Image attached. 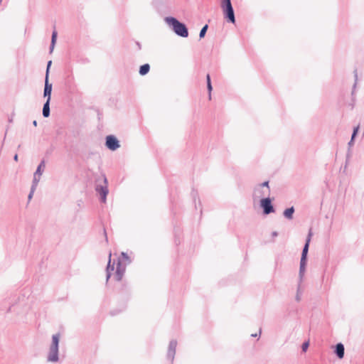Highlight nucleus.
<instances>
[{
    "mask_svg": "<svg viewBox=\"0 0 364 364\" xmlns=\"http://www.w3.org/2000/svg\"><path fill=\"white\" fill-rule=\"evenodd\" d=\"M166 24L172 28L173 32L183 38H186L188 36V28L186 25L174 17H166L164 19Z\"/></svg>",
    "mask_w": 364,
    "mask_h": 364,
    "instance_id": "f257e3e1",
    "label": "nucleus"
},
{
    "mask_svg": "<svg viewBox=\"0 0 364 364\" xmlns=\"http://www.w3.org/2000/svg\"><path fill=\"white\" fill-rule=\"evenodd\" d=\"M95 191L100 196V200L102 203H105L107 200V196L109 193L108 182L105 175L96 181Z\"/></svg>",
    "mask_w": 364,
    "mask_h": 364,
    "instance_id": "f03ea898",
    "label": "nucleus"
},
{
    "mask_svg": "<svg viewBox=\"0 0 364 364\" xmlns=\"http://www.w3.org/2000/svg\"><path fill=\"white\" fill-rule=\"evenodd\" d=\"M60 334L56 333L52 336V343L49 348L47 361L50 363H57L59 360L58 347H59Z\"/></svg>",
    "mask_w": 364,
    "mask_h": 364,
    "instance_id": "7ed1b4c3",
    "label": "nucleus"
},
{
    "mask_svg": "<svg viewBox=\"0 0 364 364\" xmlns=\"http://www.w3.org/2000/svg\"><path fill=\"white\" fill-rule=\"evenodd\" d=\"M25 300L24 295H13L5 299L2 302V306L6 307V313H10L12 311V308L18 304L23 303Z\"/></svg>",
    "mask_w": 364,
    "mask_h": 364,
    "instance_id": "20e7f679",
    "label": "nucleus"
},
{
    "mask_svg": "<svg viewBox=\"0 0 364 364\" xmlns=\"http://www.w3.org/2000/svg\"><path fill=\"white\" fill-rule=\"evenodd\" d=\"M220 6L225 17L231 23L235 22L234 10L230 0H220Z\"/></svg>",
    "mask_w": 364,
    "mask_h": 364,
    "instance_id": "39448f33",
    "label": "nucleus"
},
{
    "mask_svg": "<svg viewBox=\"0 0 364 364\" xmlns=\"http://www.w3.org/2000/svg\"><path fill=\"white\" fill-rule=\"evenodd\" d=\"M130 263L131 259L129 257L125 252H122L120 257L117 259L115 273H124L126 267Z\"/></svg>",
    "mask_w": 364,
    "mask_h": 364,
    "instance_id": "423d86ee",
    "label": "nucleus"
},
{
    "mask_svg": "<svg viewBox=\"0 0 364 364\" xmlns=\"http://www.w3.org/2000/svg\"><path fill=\"white\" fill-rule=\"evenodd\" d=\"M260 206L262 208L263 212L265 215H268L274 211L272 205L271 199L269 197H266L260 200Z\"/></svg>",
    "mask_w": 364,
    "mask_h": 364,
    "instance_id": "0eeeda50",
    "label": "nucleus"
},
{
    "mask_svg": "<svg viewBox=\"0 0 364 364\" xmlns=\"http://www.w3.org/2000/svg\"><path fill=\"white\" fill-rule=\"evenodd\" d=\"M105 145L109 150L112 151H115L120 146L119 141L113 135H109L106 137Z\"/></svg>",
    "mask_w": 364,
    "mask_h": 364,
    "instance_id": "6e6552de",
    "label": "nucleus"
},
{
    "mask_svg": "<svg viewBox=\"0 0 364 364\" xmlns=\"http://www.w3.org/2000/svg\"><path fill=\"white\" fill-rule=\"evenodd\" d=\"M176 346H177V341L176 340H171L168 344V350H167V359L171 361V363H173L176 354Z\"/></svg>",
    "mask_w": 364,
    "mask_h": 364,
    "instance_id": "1a4fd4ad",
    "label": "nucleus"
},
{
    "mask_svg": "<svg viewBox=\"0 0 364 364\" xmlns=\"http://www.w3.org/2000/svg\"><path fill=\"white\" fill-rule=\"evenodd\" d=\"M269 193H270V190L269 189H262V187H259V186H257L255 190H254V192H253V198L254 200H257L262 197H264V196H269Z\"/></svg>",
    "mask_w": 364,
    "mask_h": 364,
    "instance_id": "9d476101",
    "label": "nucleus"
},
{
    "mask_svg": "<svg viewBox=\"0 0 364 364\" xmlns=\"http://www.w3.org/2000/svg\"><path fill=\"white\" fill-rule=\"evenodd\" d=\"M305 274H299V280H298V287L295 299L296 301H300L301 297L304 289V286L303 285V282L304 281Z\"/></svg>",
    "mask_w": 364,
    "mask_h": 364,
    "instance_id": "9b49d317",
    "label": "nucleus"
},
{
    "mask_svg": "<svg viewBox=\"0 0 364 364\" xmlns=\"http://www.w3.org/2000/svg\"><path fill=\"white\" fill-rule=\"evenodd\" d=\"M52 87L53 85L51 83H49L48 79V73H46L43 97L47 98L46 101H50Z\"/></svg>",
    "mask_w": 364,
    "mask_h": 364,
    "instance_id": "f8f14e48",
    "label": "nucleus"
},
{
    "mask_svg": "<svg viewBox=\"0 0 364 364\" xmlns=\"http://www.w3.org/2000/svg\"><path fill=\"white\" fill-rule=\"evenodd\" d=\"M311 236H312V232L310 230L309 232L307 238L306 240V243H305L304 247L303 250H302L301 257V258H302V260H306V256H307V253H308V251H309V243H310V241H311Z\"/></svg>",
    "mask_w": 364,
    "mask_h": 364,
    "instance_id": "ddd939ff",
    "label": "nucleus"
},
{
    "mask_svg": "<svg viewBox=\"0 0 364 364\" xmlns=\"http://www.w3.org/2000/svg\"><path fill=\"white\" fill-rule=\"evenodd\" d=\"M334 353L338 358H343L345 354V348L343 344L341 343H337L335 346Z\"/></svg>",
    "mask_w": 364,
    "mask_h": 364,
    "instance_id": "4468645a",
    "label": "nucleus"
},
{
    "mask_svg": "<svg viewBox=\"0 0 364 364\" xmlns=\"http://www.w3.org/2000/svg\"><path fill=\"white\" fill-rule=\"evenodd\" d=\"M124 274H106L107 283L109 279L114 280V282H119L122 279Z\"/></svg>",
    "mask_w": 364,
    "mask_h": 364,
    "instance_id": "2eb2a0df",
    "label": "nucleus"
},
{
    "mask_svg": "<svg viewBox=\"0 0 364 364\" xmlns=\"http://www.w3.org/2000/svg\"><path fill=\"white\" fill-rule=\"evenodd\" d=\"M50 101H46L43 105V116L44 117H48L50 115Z\"/></svg>",
    "mask_w": 364,
    "mask_h": 364,
    "instance_id": "dca6fc26",
    "label": "nucleus"
},
{
    "mask_svg": "<svg viewBox=\"0 0 364 364\" xmlns=\"http://www.w3.org/2000/svg\"><path fill=\"white\" fill-rule=\"evenodd\" d=\"M294 213V207H291L289 208H287L286 209L284 213H283V215L284 216L289 219V220H291L293 218V214Z\"/></svg>",
    "mask_w": 364,
    "mask_h": 364,
    "instance_id": "f3484780",
    "label": "nucleus"
},
{
    "mask_svg": "<svg viewBox=\"0 0 364 364\" xmlns=\"http://www.w3.org/2000/svg\"><path fill=\"white\" fill-rule=\"evenodd\" d=\"M57 31H53V33H52V37H51V43H50V52L52 53L53 49H54V47H55V42H56V39H57Z\"/></svg>",
    "mask_w": 364,
    "mask_h": 364,
    "instance_id": "a211bd4d",
    "label": "nucleus"
},
{
    "mask_svg": "<svg viewBox=\"0 0 364 364\" xmlns=\"http://www.w3.org/2000/svg\"><path fill=\"white\" fill-rule=\"evenodd\" d=\"M150 70V66L149 64H144L141 65L139 68V74L141 75H144L149 73Z\"/></svg>",
    "mask_w": 364,
    "mask_h": 364,
    "instance_id": "6ab92c4d",
    "label": "nucleus"
},
{
    "mask_svg": "<svg viewBox=\"0 0 364 364\" xmlns=\"http://www.w3.org/2000/svg\"><path fill=\"white\" fill-rule=\"evenodd\" d=\"M45 168V161H42L40 164L38 166L37 169L36 171V175H42Z\"/></svg>",
    "mask_w": 364,
    "mask_h": 364,
    "instance_id": "aec40b11",
    "label": "nucleus"
},
{
    "mask_svg": "<svg viewBox=\"0 0 364 364\" xmlns=\"http://www.w3.org/2000/svg\"><path fill=\"white\" fill-rule=\"evenodd\" d=\"M41 175H36V173L33 174V179L31 187L33 188H36L38 182L40 181Z\"/></svg>",
    "mask_w": 364,
    "mask_h": 364,
    "instance_id": "412c9836",
    "label": "nucleus"
},
{
    "mask_svg": "<svg viewBox=\"0 0 364 364\" xmlns=\"http://www.w3.org/2000/svg\"><path fill=\"white\" fill-rule=\"evenodd\" d=\"M41 175H36V173L33 174V179L31 187L33 188H36L38 182L40 181Z\"/></svg>",
    "mask_w": 364,
    "mask_h": 364,
    "instance_id": "4be33fe9",
    "label": "nucleus"
},
{
    "mask_svg": "<svg viewBox=\"0 0 364 364\" xmlns=\"http://www.w3.org/2000/svg\"><path fill=\"white\" fill-rule=\"evenodd\" d=\"M208 25L206 24V25H205V26L201 28V30H200V33H199V37H200V38H203V37L205 36V33H206V31H207V30H208Z\"/></svg>",
    "mask_w": 364,
    "mask_h": 364,
    "instance_id": "5701e85b",
    "label": "nucleus"
},
{
    "mask_svg": "<svg viewBox=\"0 0 364 364\" xmlns=\"http://www.w3.org/2000/svg\"><path fill=\"white\" fill-rule=\"evenodd\" d=\"M111 256H112V255H111V253H109V257H111ZM114 263L113 264V265H111V258H109V260L108 262V264L107 267V273H109L110 271L114 270Z\"/></svg>",
    "mask_w": 364,
    "mask_h": 364,
    "instance_id": "b1692460",
    "label": "nucleus"
},
{
    "mask_svg": "<svg viewBox=\"0 0 364 364\" xmlns=\"http://www.w3.org/2000/svg\"><path fill=\"white\" fill-rule=\"evenodd\" d=\"M305 265H306V260H302V258H301L300 272L299 273H303L305 271Z\"/></svg>",
    "mask_w": 364,
    "mask_h": 364,
    "instance_id": "393cba45",
    "label": "nucleus"
},
{
    "mask_svg": "<svg viewBox=\"0 0 364 364\" xmlns=\"http://www.w3.org/2000/svg\"><path fill=\"white\" fill-rule=\"evenodd\" d=\"M358 130H359V126H357L355 127H354L353 129V134H352V136H351V140H353L355 139V137L356 136L358 132Z\"/></svg>",
    "mask_w": 364,
    "mask_h": 364,
    "instance_id": "a878e982",
    "label": "nucleus"
},
{
    "mask_svg": "<svg viewBox=\"0 0 364 364\" xmlns=\"http://www.w3.org/2000/svg\"><path fill=\"white\" fill-rule=\"evenodd\" d=\"M309 346V341H306V342L303 343V344L301 346L302 351L306 352V350L308 349Z\"/></svg>",
    "mask_w": 364,
    "mask_h": 364,
    "instance_id": "bb28decb",
    "label": "nucleus"
},
{
    "mask_svg": "<svg viewBox=\"0 0 364 364\" xmlns=\"http://www.w3.org/2000/svg\"><path fill=\"white\" fill-rule=\"evenodd\" d=\"M258 186L262 187V189H269L268 181H264L262 183L259 184Z\"/></svg>",
    "mask_w": 364,
    "mask_h": 364,
    "instance_id": "cd10ccee",
    "label": "nucleus"
},
{
    "mask_svg": "<svg viewBox=\"0 0 364 364\" xmlns=\"http://www.w3.org/2000/svg\"><path fill=\"white\" fill-rule=\"evenodd\" d=\"M207 88H208V92H209V99L210 100L211 99V91L213 90L211 82H209L207 84Z\"/></svg>",
    "mask_w": 364,
    "mask_h": 364,
    "instance_id": "c85d7f7f",
    "label": "nucleus"
},
{
    "mask_svg": "<svg viewBox=\"0 0 364 364\" xmlns=\"http://www.w3.org/2000/svg\"><path fill=\"white\" fill-rule=\"evenodd\" d=\"M36 189V188H33L32 187L31 188V191H30V193L28 194V198L29 200L32 198Z\"/></svg>",
    "mask_w": 364,
    "mask_h": 364,
    "instance_id": "c756f323",
    "label": "nucleus"
},
{
    "mask_svg": "<svg viewBox=\"0 0 364 364\" xmlns=\"http://www.w3.org/2000/svg\"><path fill=\"white\" fill-rule=\"evenodd\" d=\"M51 63H52L51 60L48 62L47 69H46V73H48V77L49 76V70H50V67L51 65Z\"/></svg>",
    "mask_w": 364,
    "mask_h": 364,
    "instance_id": "7c9ffc66",
    "label": "nucleus"
},
{
    "mask_svg": "<svg viewBox=\"0 0 364 364\" xmlns=\"http://www.w3.org/2000/svg\"><path fill=\"white\" fill-rule=\"evenodd\" d=\"M272 237H277V236H278V232H277V231H273V232H272Z\"/></svg>",
    "mask_w": 364,
    "mask_h": 364,
    "instance_id": "2f4dec72",
    "label": "nucleus"
},
{
    "mask_svg": "<svg viewBox=\"0 0 364 364\" xmlns=\"http://www.w3.org/2000/svg\"><path fill=\"white\" fill-rule=\"evenodd\" d=\"M206 80H207V84H208V83H209V82H211V81H210V75H209V74H208V75H206Z\"/></svg>",
    "mask_w": 364,
    "mask_h": 364,
    "instance_id": "473e14b6",
    "label": "nucleus"
},
{
    "mask_svg": "<svg viewBox=\"0 0 364 364\" xmlns=\"http://www.w3.org/2000/svg\"><path fill=\"white\" fill-rule=\"evenodd\" d=\"M353 144H354V141L350 139V141L348 142V146L351 147L352 146H353Z\"/></svg>",
    "mask_w": 364,
    "mask_h": 364,
    "instance_id": "72a5a7b5",
    "label": "nucleus"
},
{
    "mask_svg": "<svg viewBox=\"0 0 364 364\" xmlns=\"http://www.w3.org/2000/svg\"><path fill=\"white\" fill-rule=\"evenodd\" d=\"M14 159L17 161H18V155L17 154H15L14 156Z\"/></svg>",
    "mask_w": 364,
    "mask_h": 364,
    "instance_id": "f704fd0d",
    "label": "nucleus"
},
{
    "mask_svg": "<svg viewBox=\"0 0 364 364\" xmlns=\"http://www.w3.org/2000/svg\"><path fill=\"white\" fill-rule=\"evenodd\" d=\"M354 74H355V81L357 80V77H358V75H357V71L355 70L354 71Z\"/></svg>",
    "mask_w": 364,
    "mask_h": 364,
    "instance_id": "c9c22d12",
    "label": "nucleus"
},
{
    "mask_svg": "<svg viewBox=\"0 0 364 364\" xmlns=\"http://www.w3.org/2000/svg\"><path fill=\"white\" fill-rule=\"evenodd\" d=\"M33 124L35 127H36V126H37V121H36V120H34V121L33 122Z\"/></svg>",
    "mask_w": 364,
    "mask_h": 364,
    "instance_id": "e433bc0d",
    "label": "nucleus"
},
{
    "mask_svg": "<svg viewBox=\"0 0 364 364\" xmlns=\"http://www.w3.org/2000/svg\"><path fill=\"white\" fill-rule=\"evenodd\" d=\"M251 336H252V337H257V333L252 334Z\"/></svg>",
    "mask_w": 364,
    "mask_h": 364,
    "instance_id": "4c0bfd02",
    "label": "nucleus"
},
{
    "mask_svg": "<svg viewBox=\"0 0 364 364\" xmlns=\"http://www.w3.org/2000/svg\"><path fill=\"white\" fill-rule=\"evenodd\" d=\"M117 314V313L114 312V311H112V312H111V314H112V315H115V314Z\"/></svg>",
    "mask_w": 364,
    "mask_h": 364,
    "instance_id": "58836bf2",
    "label": "nucleus"
},
{
    "mask_svg": "<svg viewBox=\"0 0 364 364\" xmlns=\"http://www.w3.org/2000/svg\"><path fill=\"white\" fill-rule=\"evenodd\" d=\"M261 332H262V330H261V328H260V329H259V335H260Z\"/></svg>",
    "mask_w": 364,
    "mask_h": 364,
    "instance_id": "ea45409f",
    "label": "nucleus"
},
{
    "mask_svg": "<svg viewBox=\"0 0 364 364\" xmlns=\"http://www.w3.org/2000/svg\"><path fill=\"white\" fill-rule=\"evenodd\" d=\"M2 2V0H0V4Z\"/></svg>",
    "mask_w": 364,
    "mask_h": 364,
    "instance_id": "a19ab883",
    "label": "nucleus"
}]
</instances>
